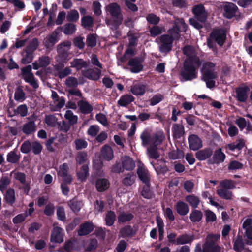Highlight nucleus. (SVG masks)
Returning a JSON list of instances; mask_svg holds the SVG:
<instances>
[{
    "mask_svg": "<svg viewBox=\"0 0 252 252\" xmlns=\"http://www.w3.org/2000/svg\"><path fill=\"white\" fill-rule=\"evenodd\" d=\"M101 73V71L99 68L96 70L90 69L82 72L85 77L93 80H98L100 77Z\"/></svg>",
    "mask_w": 252,
    "mask_h": 252,
    "instance_id": "obj_18",
    "label": "nucleus"
},
{
    "mask_svg": "<svg viewBox=\"0 0 252 252\" xmlns=\"http://www.w3.org/2000/svg\"><path fill=\"white\" fill-rule=\"evenodd\" d=\"M65 103V99L63 97L56 99V101H53V104L51 105V109L53 111H59L64 106Z\"/></svg>",
    "mask_w": 252,
    "mask_h": 252,
    "instance_id": "obj_34",
    "label": "nucleus"
},
{
    "mask_svg": "<svg viewBox=\"0 0 252 252\" xmlns=\"http://www.w3.org/2000/svg\"><path fill=\"white\" fill-rule=\"evenodd\" d=\"M217 194L222 198L225 199H231L232 198V192L229 189L222 188L217 190Z\"/></svg>",
    "mask_w": 252,
    "mask_h": 252,
    "instance_id": "obj_33",
    "label": "nucleus"
},
{
    "mask_svg": "<svg viewBox=\"0 0 252 252\" xmlns=\"http://www.w3.org/2000/svg\"><path fill=\"white\" fill-rule=\"evenodd\" d=\"M59 40V33L57 31H54L45 38L44 45L46 49H51Z\"/></svg>",
    "mask_w": 252,
    "mask_h": 252,
    "instance_id": "obj_14",
    "label": "nucleus"
},
{
    "mask_svg": "<svg viewBox=\"0 0 252 252\" xmlns=\"http://www.w3.org/2000/svg\"><path fill=\"white\" fill-rule=\"evenodd\" d=\"M202 78L206 82L208 88H214L216 85L215 79L218 77V72L215 64L211 62L203 63L201 68Z\"/></svg>",
    "mask_w": 252,
    "mask_h": 252,
    "instance_id": "obj_2",
    "label": "nucleus"
},
{
    "mask_svg": "<svg viewBox=\"0 0 252 252\" xmlns=\"http://www.w3.org/2000/svg\"><path fill=\"white\" fill-rule=\"evenodd\" d=\"M76 161L78 164H82L87 159V154L84 152H78L75 158Z\"/></svg>",
    "mask_w": 252,
    "mask_h": 252,
    "instance_id": "obj_57",
    "label": "nucleus"
},
{
    "mask_svg": "<svg viewBox=\"0 0 252 252\" xmlns=\"http://www.w3.org/2000/svg\"><path fill=\"white\" fill-rule=\"evenodd\" d=\"M163 35L156 39V42L159 45V49L162 53H167L171 51L172 47V43L174 38L177 37H173L170 34Z\"/></svg>",
    "mask_w": 252,
    "mask_h": 252,
    "instance_id": "obj_8",
    "label": "nucleus"
},
{
    "mask_svg": "<svg viewBox=\"0 0 252 252\" xmlns=\"http://www.w3.org/2000/svg\"><path fill=\"white\" fill-rule=\"evenodd\" d=\"M5 199L7 203L13 204L15 202V191L12 189H9L6 192Z\"/></svg>",
    "mask_w": 252,
    "mask_h": 252,
    "instance_id": "obj_44",
    "label": "nucleus"
},
{
    "mask_svg": "<svg viewBox=\"0 0 252 252\" xmlns=\"http://www.w3.org/2000/svg\"><path fill=\"white\" fill-rule=\"evenodd\" d=\"M186 200L194 208H197L200 203L199 198L193 194L187 196Z\"/></svg>",
    "mask_w": 252,
    "mask_h": 252,
    "instance_id": "obj_39",
    "label": "nucleus"
},
{
    "mask_svg": "<svg viewBox=\"0 0 252 252\" xmlns=\"http://www.w3.org/2000/svg\"><path fill=\"white\" fill-rule=\"evenodd\" d=\"M64 118L68 120L71 125H74L77 123L78 116L74 114L71 110H67L64 115Z\"/></svg>",
    "mask_w": 252,
    "mask_h": 252,
    "instance_id": "obj_40",
    "label": "nucleus"
},
{
    "mask_svg": "<svg viewBox=\"0 0 252 252\" xmlns=\"http://www.w3.org/2000/svg\"><path fill=\"white\" fill-rule=\"evenodd\" d=\"M94 229V226L92 223H85L80 226L78 231V234L80 236H84L88 234Z\"/></svg>",
    "mask_w": 252,
    "mask_h": 252,
    "instance_id": "obj_32",
    "label": "nucleus"
},
{
    "mask_svg": "<svg viewBox=\"0 0 252 252\" xmlns=\"http://www.w3.org/2000/svg\"><path fill=\"white\" fill-rule=\"evenodd\" d=\"M76 149L80 150L87 147L88 143L87 141L83 139L78 138L74 141Z\"/></svg>",
    "mask_w": 252,
    "mask_h": 252,
    "instance_id": "obj_59",
    "label": "nucleus"
},
{
    "mask_svg": "<svg viewBox=\"0 0 252 252\" xmlns=\"http://www.w3.org/2000/svg\"><path fill=\"white\" fill-rule=\"evenodd\" d=\"M212 154V151L210 149H204L197 152L196 157L199 160H204L209 158Z\"/></svg>",
    "mask_w": 252,
    "mask_h": 252,
    "instance_id": "obj_29",
    "label": "nucleus"
},
{
    "mask_svg": "<svg viewBox=\"0 0 252 252\" xmlns=\"http://www.w3.org/2000/svg\"><path fill=\"white\" fill-rule=\"evenodd\" d=\"M225 158V155L222 152L220 148L217 149L214 152L213 159L216 163L222 162L224 161Z\"/></svg>",
    "mask_w": 252,
    "mask_h": 252,
    "instance_id": "obj_36",
    "label": "nucleus"
},
{
    "mask_svg": "<svg viewBox=\"0 0 252 252\" xmlns=\"http://www.w3.org/2000/svg\"><path fill=\"white\" fill-rule=\"evenodd\" d=\"M244 247L242 238L241 236L237 237L234 241V248L237 251H242Z\"/></svg>",
    "mask_w": 252,
    "mask_h": 252,
    "instance_id": "obj_55",
    "label": "nucleus"
},
{
    "mask_svg": "<svg viewBox=\"0 0 252 252\" xmlns=\"http://www.w3.org/2000/svg\"><path fill=\"white\" fill-rule=\"evenodd\" d=\"M71 42L67 40L63 42L57 46L58 56L56 60L58 62L66 63L70 59L72 53L69 52Z\"/></svg>",
    "mask_w": 252,
    "mask_h": 252,
    "instance_id": "obj_5",
    "label": "nucleus"
},
{
    "mask_svg": "<svg viewBox=\"0 0 252 252\" xmlns=\"http://www.w3.org/2000/svg\"><path fill=\"white\" fill-rule=\"evenodd\" d=\"M193 240L192 236L187 234H183L178 237L176 239V243L178 245H183L190 243Z\"/></svg>",
    "mask_w": 252,
    "mask_h": 252,
    "instance_id": "obj_38",
    "label": "nucleus"
},
{
    "mask_svg": "<svg viewBox=\"0 0 252 252\" xmlns=\"http://www.w3.org/2000/svg\"><path fill=\"white\" fill-rule=\"evenodd\" d=\"M56 70L58 72V76L60 78H63L71 74V69L69 67H66L62 70H60L58 66L56 65Z\"/></svg>",
    "mask_w": 252,
    "mask_h": 252,
    "instance_id": "obj_46",
    "label": "nucleus"
},
{
    "mask_svg": "<svg viewBox=\"0 0 252 252\" xmlns=\"http://www.w3.org/2000/svg\"><path fill=\"white\" fill-rule=\"evenodd\" d=\"M50 60L48 56H42L38 61L32 63L33 68L38 69L40 67H45L50 63Z\"/></svg>",
    "mask_w": 252,
    "mask_h": 252,
    "instance_id": "obj_25",
    "label": "nucleus"
},
{
    "mask_svg": "<svg viewBox=\"0 0 252 252\" xmlns=\"http://www.w3.org/2000/svg\"><path fill=\"white\" fill-rule=\"evenodd\" d=\"M76 30V26L73 23H68L64 25L63 32L65 34H72Z\"/></svg>",
    "mask_w": 252,
    "mask_h": 252,
    "instance_id": "obj_49",
    "label": "nucleus"
},
{
    "mask_svg": "<svg viewBox=\"0 0 252 252\" xmlns=\"http://www.w3.org/2000/svg\"><path fill=\"white\" fill-rule=\"evenodd\" d=\"M70 67L79 70L87 66V63L82 59L75 58L70 62Z\"/></svg>",
    "mask_w": 252,
    "mask_h": 252,
    "instance_id": "obj_27",
    "label": "nucleus"
},
{
    "mask_svg": "<svg viewBox=\"0 0 252 252\" xmlns=\"http://www.w3.org/2000/svg\"><path fill=\"white\" fill-rule=\"evenodd\" d=\"M116 220V215L113 211H109L106 215L105 220L106 224L108 226H112Z\"/></svg>",
    "mask_w": 252,
    "mask_h": 252,
    "instance_id": "obj_45",
    "label": "nucleus"
},
{
    "mask_svg": "<svg viewBox=\"0 0 252 252\" xmlns=\"http://www.w3.org/2000/svg\"><path fill=\"white\" fill-rule=\"evenodd\" d=\"M128 65L130 66V70L132 73H138L143 69L141 63L136 59H131L128 62Z\"/></svg>",
    "mask_w": 252,
    "mask_h": 252,
    "instance_id": "obj_20",
    "label": "nucleus"
},
{
    "mask_svg": "<svg viewBox=\"0 0 252 252\" xmlns=\"http://www.w3.org/2000/svg\"><path fill=\"white\" fill-rule=\"evenodd\" d=\"M64 235L63 230L61 227L55 226V224H54L51 236V242L57 243H62L63 241Z\"/></svg>",
    "mask_w": 252,
    "mask_h": 252,
    "instance_id": "obj_12",
    "label": "nucleus"
},
{
    "mask_svg": "<svg viewBox=\"0 0 252 252\" xmlns=\"http://www.w3.org/2000/svg\"><path fill=\"white\" fill-rule=\"evenodd\" d=\"M65 84L68 88H75L78 85V82L76 78L69 76L66 79Z\"/></svg>",
    "mask_w": 252,
    "mask_h": 252,
    "instance_id": "obj_53",
    "label": "nucleus"
},
{
    "mask_svg": "<svg viewBox=\"0 0 252 252\" xmlns=\"http://www.w3.org/2000/svg\"><path fill=\"white\" fill-rule=\"evenodd\" d=\"M39 45V42L37 39H33L27 47L26 50L32 53L34 51Z\"/></svg>",
    "mask_w": 252,
    "mask_h": 252,
    "instance_id": "obj_63",
    "label": "nucleus"
},
{
    "mask_svg": "<svg viewBox=\"0 0 252 252\" xmlns=\"http://www.w3.org/2000/svg\"><path fill=\"white\" fill-rule=\"evenodd\" d=\"M45 123L49 126L55 127L57 125L58 119L54 115H49L45 117Z\"/></svg>",
    "mask_w": 252,
    "mask_h": 252,
    "instance_id": "obj_42",
    "label": "nucleus"
},
{
    "mask_svg": "<svg viewBox=\"0 0 252 252\" xmlns=\"http://www.w3.org/2000/svg\"><path fill=\"white\" fill-rule=\"evenodd\" d=\"M220 235L219 234H209L206 238V242L203 246V252H220V247L217 244Z\"/></svg>",
    "mask_w": 252,
    "mask_h": 252,
    "instance_id": "obj_7",
    "label": "nucleus"
},
{
    "mask_svg": "<svg viewBox=\"0 0 252 252\" xmlns=\"http://www.w3.org/2000/svg\"><path fill=\"white\" fill-rule=\"evenodd\" d=\"M68 205L74 212H78L80 210L82 203L76 198H74L68 202Z\"/></svg>",
    "mask_w": 252,
    "mask_h": 252,
    "instance_id": "obj_35",
    "label": "nucleus"
},
{
    "mask_svg": "<svg viewBox=\"0 0 252 252\" xmlns=\"http://www.w3.org/2000/svg\"><path fill=\"white\" fill-rule=\"evenodd\" d=\"M89 168L87 165H84L82 166L80 170L77 171V175L78 179L81 181H84L89 175Z\"/></svg>",
    "mask_w": 252,
    "mask_h": 252,
    "instance_id": "obj_37",
    "label": "nucleus"
},
{
    "mask_svg": "<svg viewBox=\"0 0 252 252\" xmlns=\"http://www.w3.org/2000/svg\"><path fill=\"white\" fill-rule=\"evenodd\" d=\"M137 173L140 180L146 184L149 183L150 175L147 169L142 163L138 165Z\"/></svg>",
    "mask_w": 252,
    "mask_h": 252,
    "instance_id": "obj_17",
    "label": "nucleus"
},
{
    "mask_svg": "<svg viewBox=\"0 0 252 252\" xmlns=\"http://www.w3.org/2000/svg\"><path fill=\"white\" fill-rule=\"evenodd\" d=\"M135 179V176L134 174H128L123 180V183L126 186H131L132 185Z\"/></svg>",
    "mask_w": 252,
    "mask_h": 252,
    "instance_id": "obj_56",
    "label": "nucleus"
},
{
    "mask_svg": "<svg viewBox=\"0 0 252 252\" xmlns=\"http://www.w3.org/2000/svg\"><path fill=\"white\" fill-rule=\"evenodd\" d=\"M175 207L178 213L182 216L187 214L189 210L188 204L182 201H178Z\"/></svg>",
    "mask_w": 252,
    "mask_h": 252,
    "instance_id": "obj_26",
    "label": "nucleus"
},
{
    "mask_svg": "<svg viewBox=\"0 0 252 252\" xmlns=\"http://www.w3.org/2000/svg\"><path fill=\"white\" fill-rule=\"evenodd\" d=\"M19 159V156L15 152L12 151L7 155V160L10 163H16Z\"/></svg>",
    "mask_w": 252,
    "mask_h": 252,
    "instance_id": "obj_60",
    "label": "nucleus"
},
{
    "mask_svg": "<svg viewBox=\"0 0 252 252\" xmlns=\"http://www.w3.org/2000/svg\"><path fill=\"white\" fill-rule=\"evenodd\" d=\"M95 118L99 123H101L104 126H107L108 125L107 119L104 114L102 113L97 114L95 116Z\"/></svg>",
    "mask_w": 252,
    "mask_h": 252,
    "instance_id": "obj_64",
    "label": "nucleus"
},
{
    "mask_svg": "<svg viewBox=\"0 0 252 252\" xmlns=\"http://www.w3.org/2000/svg\"><path fill=\"white\" fill-rule=\"evenodd\" d=\"M158 145H152L147 149V154L149 158L156 159L160 156L158 151Z\"/></svg>",
    "mask_w": 252,
    "mask_h": 252,
    "instance_id": "obj_28",
    "label": "nucleus"
},
{
    "mask_svg": "<svg viewBox=\"0 0 252 252\" xmlns=\"http://www.w3.org/2000/svg\"><path fill=\"white\" fill-rule=\"evenodd\" d=\"M226 38V34L223 30H216L213 32L210 35V38L208 40V45L211 47L212 41H215L219 45L222 46Z\"/></svg>",
    "mask_w": 252,
    "mask_h": 252,
    "instance_id": "obj_10",
    "label": "nucleus"
},
{
    "mask_svg": "<svg viewBox=\"0 0 252 252\" xmlns=\"http://www.w3.org/2000/svg\"><path fill=\"white\" fill-rule=\"evenodd\" d=\"M250 89L248 86L241 87L236 90L237 99L241 102H244L248 98V93Z\"/></svg>",
    "mask_w": 252,
    "mask_h": 252,
    "instance_id": "obj_19",
    "label": "nucleus"
},
{
    "mask_svg": "<svg viewBox=\"0 0 252 252\" xmlns=\"http://www.w3.org/2000/svg\"><path fill=\"white\" fill-rule=\"evenodd\" d=\"M105 10L112 16L115 29L122 23L123 19L120 6L116 3H111L106 6Z\"/></svg>",
    "mask_w": 252,
    "mask_h": 252,
    "instance_id": "obj_6",
    "label": "nucleus"
},
{
    "mask_svg": "<svg viewBox=\"0 0 252 252\" xmlns=\"http://www.w3.org/2000/svg\"><path fill=\"white\" fill-rule=\"evenodd\" d=\"M133 218V215L130 213L122 212L118 217V220L121 222H125L131 220Z\"/></svg>",
    "mask_w": 252,
    "mask_h": 252,
    "instance_id": "obj_50",
    "label": "nucleus"
},
{
    "mask_svg": "<svg viewBox=\"0 0 252 252\" xmlns=\"http://www.w3.org/2000/svg\"><path fill=\"white\" fill-rule=\"evenodd\" d=\"M169 156L171 159H177L183 158L184 156V154L182 151L178 150L170 152Z\"/></svg>",
    "mask_w": 252,
    "mask_h": 252,
    "instance_id": "obj_58",
    "label": "nucleus"
},
{
    "mask_svg": "<svg viewBox=\"0 0 252 252\" xmlns=\"http://www.w3.org/2000/svg\"><path fill=\"white\" fill-rule=\"evenodd\" d=\"M174 26L168 31V33L178 37L180 32H185L187 29V25L182 18H176L174 20Z\"/></svg>",
    "mask_w": 252,
    "mask_h": 252,
    "instance_id": "obj_9",
    "label": "nucleus"
},
{
    "mask_svg": "<svg viewBox=\"0 0 252 252\" xmlns=\"http://www.w3.org/2000/svg\"><path fill=\"white\" fill-rule=\"evenodd\" d=\"M101 156L106 160H111L114 157L113 151L111 147L108 145L104 146L101 150Z\"/></svg>",
    "mask_w": 252,
    "mask_h": 252,
    "instance_id": "obj_22",
    "label": "nucleus"
},
{
    "mask_svg": "<svg viewBox=\"0 0 252 252\" xmlns=\"http://www.w3.org/2000/svg\"><path fill=\"white\" fill-rule=\"evenodd\" d=\"M184 127L181 125L175 124L173 126V131L176 138L180 137L184 134Z\"/></svg>",
    "mask_w": 252,
    "mask_h": 252,
    "instance_id": "obj_52",
    "label": "nucleus"
},
{
    "mask_svg": "<svg viewBox=\"0 0 252 252\" xmlns=\"http://www.w3.org/2000/svg\"><path fill=\"white\" fill-rule=\"evenodd\" d=\"M188 143L189 148L196 151L202 147V141L197 135L191 134L188 137Z\"/></svg>",
    "mask_w": 252,
    "mask_h": 252,
    "instance_id": "obj_13",
    "label": "nucleus"
},
{
    "mask_svg": "<svg viewBox=\"0 0 252 252\" xmlns=\"http://www.w3.org/2000/svg\"><path fill=\"white\" fill-rule=\"evenodd\" d=\"M31 71V65L23 68L22 69L23 77L26 82L29 83L34 89H36L38 87V85Z\"/></svg>",
    "mask_w": 252,
    "mask_h": 252,
    "instance_id": "obj_11",
    "label": "nucleus"
},
{
    "mask_svg": "<svg viewBox=\"0 0 252 252\" xmlns=\"http://www.w3.org/2000/svg\"><path fill=\"white\" fill-rule=\"evenodd\" d=\"M123 168L126 170H132L135 166V162L128 156H125L122 158Z\"/></svg>",
    "mask_w": 252,
    "mask_h": 252,
    "instance_id": "obj_23",
    "label": "nucleus"
},
{
    "mask_svg": "<svg viewBox=\"0 0 252 252\" xmlns=\"http://www.w3.org/2000/svg\"><path fill=\"white\" fill-rule=\"evenodd\" d=\"M145 85L141 83L134 84L130 89L131 92L135 95H142L145 93Z\"/></svg>",
    "mask_w": 252,
    "mask_h": 252,
    "instance_id": "obj_24",
    "label": "nucleus"
},
{
    "mask_svg": "<svg viewBox=\"0 0 252 252\" xmlns=\"http://www.w3.org/2000/svg\"><path fill=\"white\" fill-rule=\"evenodd\" d=\"M25 95L23 91L21 89L18 88L15 92V99L17 101L22 102L25 98Z\"/></svg>",
    "mask_w": 252,
    "mask_h": 252,
    "instance_id": "obj_62",
    "label": "nucleus"
},
{
    "mask_svg": "<svg viewBox=\"0 0 252 252\" xmlns=\"http://www.w3.org/2000/svg\"><path fill=\"white\" fill-rule=\"evenodd\" d=\"M134 100V97L130 94H125L120 97L118 104L121 107H126Z\"/></svg>",
    "mask_w": 252,
    "mask_h": 252,
    "instance_id": "obj_30",
    "label": "nucleus"
},
{
    "mask_svg": "<svg viewBox=\"0 0 252 252\" xmlns=\"http://www.w3.org/2000/svg\"><path fill=\"white\" fill-rule=\"evenodd\" d=\"M69 166L66 163H63L60 166L58 171V176L62 178L66 183H70L72 181L71 175L68 173Z\"/></svg>",
    "mask_w": 252,
    "mask_h": 252,
    "instance_id": "obj_15",
    "label": "nucleus"
},
{
    "mask_svg": "<svg viewBox=\"0 0 252 252\" xmlns=\"http://www.w3.org/2000/svg\"><path fill=\"white\" fill-rule=\"evenodd\" d=\"M99 131V127L98 126L92 125L88 128L87 133L92 137H95L97 135Z\"/></svg>",
    "mask_w": 252,
    "mask_h": 252,
    "instance_id": "obj_61",
    "label": "nucleus"
},
{
    "mask_svg": "<svg viewBox=\"0 0 252 252\" xmlns=\"http://www.w3.org/2000/svg\"><path fill=\"white\" fill-rule=\"evenodd\" d=\"M79 18L78 12L75 9H72L68 12L66 18L68 21H77Z\"/></svg>",
    "mask_w": 252,
    "mask_h": 252,
    "instance_id": "obj_51",
    "label": "nucleus"
},
{
    "mask_svg": "<svg viewBox=\"0 0 252 252\" xmlns=\"http://www.w3.org/2000/svg\"><path fill=\"white\" fill-rule=\"evenodd\" d=\"M94 20L90 16H84L81 18V24L85 28L91 27L93 24Z\"/></svg>",
    "mask_w": 252,
    "mask_h": 252,
    "instance_id": "obj_48",
    "label": "nucleus"
},
{
    "mask_svg": "<svg viewBox=\"0 0 252 252\" xmlns=\"http://www.w3.org/2000/svg\"><path fill=\"white\" fill-rule=\"evenodd\" d=\"M109 182L106 179H98L95 184L97 190L98 191H103L106 190L109 187Z\"/></svg>",
    "mask_w": 252,
    "mask_h": 252,
    "instance_id": "obj_31",
    "label": "nucleus"
},
{
    "mask_svg": "<svg viewBox=\"0 0 252 252\" xmlns=\"http://www.w3.org/2000/svg\"><path fill=\"white\" fill-rule=\"evenodd\" d=\"M220 185L222 188L231 189L235 188V182L231 180L225 179L221 181Z\"/></svg>",
    "mask_w": 252,
    "mask_h": 252,
    "instance_id": "obj_47",
    "label": "nucleus"
},
{
    "mask_svg": "<svg viewBox=\"0 0 252 252\" xmlns=\"http://www.w3.org/2000/svg\"><path fill=\"white\" fill-rule=\"evenodd\" d=\"M77 105L81 112L84 114L90 113L93 109V106L84 100H79Z\"/></svg>",
    "mask_w": 252,
    "mask_h": 252,
    "instance_id": "obj_21",
    "label": "nucleus"
},
{
    "mask_svg": "<svg viewBox=\"0 0 252 252\" xmlns=\"http://www.w3.org/2000/svg\"><path fill=\"white\" fill-rule=\"evenodd\" d=\"M192 11L194 14V17L189 19L190 24L197 29H201L208 17L207 12L202 4L194 6L192 7Z\"/></svg>",
    "mask_w": 252,
    "mask_h": 252,
    "instance_id": "obj_3",
    "label": "nucleus"
},
{
    "mask_svg": "<svg viewBox=\"0 0 252 252\" xmlns=\"http://www.w3.org/2000/svg\"><path fill=\"white\" fill-rule=\"evenodd\" d=\"M36 130L35 124L33 122H30L23 126V131L26 134H31Z\"/></svg>",
    "mask_w": 252,
    "mask_h": 252,
    "instance_id": "obj_41",
    "label": "nucleus"
},
{
    "mask_svg": "<svg viewBox=\"0 0 252 252\" xmlns=\"http://www.w3.org/2000/svg\"><path fill=\"white\" fill-rule=\"evenodd\" d=\"M28 108L26 105H21L18 106L16 110L14 112L13 115H19L22 117H24L27 115Z\"/></svg>",
    "mask_w": 252,
    "mask_h": 252,
    "instance_id": "obj_54",
    "label": "nucleus"
},
{
    "mask_svg": "<svg viewBox=\"0 0 252 252\" xmlns=\"http://www.w3.org/2000/svg\"><path fill=\"white\" fill-rule=\"evenodd\" d=\"M142 141V145L146 146L149 145H159L165 139L162 132H158L151 134V131L148 129H145L140 135Z\"/></svg>",
    "mask_w": 252,
    "mask_h": 252,
    "instance_id": "obj_4",
    "label": "nucleus"
},
{
    "mask_svg": "<svg viewBox=\"0 0 252 252\" xmlns=\"http://www.w3.org/2000/svg\"><path fill=\"white\" fill-rule=\"evenodd\" d=\"M183 51L187 58L184 63V69L182 72V75L185 80H191L196 77V69L200 64V60L193 47L186 46Z\"/></svg>",
    "mask_w": 252,
    "mask_h": 252,
    "instance_id": "obj_1",
    "label": "nucleus"
},
{
    "mask_svg": "<svg viewBox=\"0 0 252 252\" xmlns=\"http://www.w3.org/2000/svg\"><path fill=\"white\" fill-rule=\"evenodd\" d=\"M223 9L224 17L230 19L235 15L238 7L233 3L226 2L223 6Z\"/></svg>",
    "mask_w": 252,
    "mask_h": 252,
    "instance_id": "obj_16",
    "label": "nucleus"
},
{
    "mask_svg": "<svg viewBox=\"0 0 252 252\" xmlns=\"http://www.w3.org/2000/svg\"><path fill=\"white\" fill-rule=\"evenodd\" d=\"M202 213L200 211L194 210L190 214L189 218L192 222H198L202 219Z\"/></svg>",
    "mask_w": 252,
    "mask_h": 252,
    "instance_id": "obj_43",
    "label": "nucleus"
}]
</instances>
